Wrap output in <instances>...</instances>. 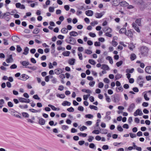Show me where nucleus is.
I'll return each instance as SVG.
<instances>
[{"label":"nucleus","mask_w":151,"mask_h":151,"mask_svg":"<svg viewBox=\"0 0 151 151\" xmlns=\"http://www.w3.org/2000/svg\"><path fill=\"white\" fill-rule=\"evenodd\" d=\"M115 37H113L112 41V45L114 46H116L118 44L117 42L114 41Z\"/></svg>","instance_id":"31"},{"label":"nucleus","mask_w":151,"mask_h":151,"mask_svg":"<svg viewBox=\"0 0 151 151\" xmlns=\"http://www.w3.org/2000/svg\"><path fill=\"white\" fill-rule=\"evenodd\" d=\"M145 72L148 74H151V66H148L145 68Z\"/></svg>","instance_id":"16"},{"label":"nucleus","mask_w":151,"mask_h":151,"mask_svg":"<svg viewBox=\"0 0 151 151\" xmlns=\"http://www.w3.org/2000/svg\"><path fill=\"white\" fill-rule=\"evenodd\" d=\"M17 66L15 64H13L11 66L10 68L11 69H14L17 68Z\"/></svg>","instance_id":"61"},{"label":"nucleus","mask_w":151,"mask_h":151,"mask_svg":"<svg viewBox=\"0 0 151 151\" xmlns=\"http://www.w3.org/2000/svg\"><path fill=\"white\" fill-rule=\"evenodd\" d=\"M62 105L64 106H66V105L70 106L71 105V103L69 102L65 101H64L62 103Z\"/></svg>","instance_id":"21"},{"label":"nucleus","mask_w":151,"mask_h":151,"mask_svg":"<svg viewBox=\"0 0 151 151\" xmlns=\"http://www.w3.org/2000/svg\"><path fill=\"white\" fill-rule=\"evenodd\" d=\"M85 13L88 16H92L93 14V12L91 10H88L85 12Z\"/></svg>","instance_id":"13"},{"label":"nucleus","mask_w":151,"mask_h":151,"mask_svg":"<svg viewBox=\"0 0 151 151\" xmlns=\"http://www.w3.org/2000/svg\"><path fill=\"white\" fill-rule=\"evenodd\" d=\"M123 88L122 87H119L116 88V91L118 92H120L121 91H122V90Z\"/></svg>","instance_id":"43"},{"label":"nucleus","mask_w":151,"mask_h":151,"mask_svg":"<svg viewBox=\"0 0 151 151\" xmlns=\"http://www.w3.org/2000/svg\"><path fill=\"white\" fill-rule=\"evenodd\" d=\"M17 13V11L16 10L14 9L10 13V15H14V14H15Z\"/></svg>","instance_id":"52"},{"label":"nucleus","mask_w":151,"mask_h":151,"mask_svg":"<svg viewBox=\"0 0 151 151\" xmlns=\"http://www.w3.org/2000/svg\"><path fill=\"white\" fill-rule=\"evenodd\" d=\"M100 132L98 130H94L92 132L93 134H99Z\"/></svg>","instance_id":"55"},{"label":"nucleus","mask_w":151,"mask_h":151,"mask_svg":"<svg viewBox=\"0 0 151 151\" xmlns=\"http://www.w3.org/2000/svg\"><path fill=\"white\" fill-rule=\"evenodd\" d=\"M102 148L104 150H107L109 149V146L108 145H104L102 146Z\"/></svg>","instance_id":"56"},{"label":"nucleus","mask_w":151,"mask_h":151,"mask_svg":"<svg viewBox=\"0 0 151 151\" xmlns=\"http://www.w3.org/2000/svg\"><path fill=\"white\" fill-rule=\"evenodd\" d=\"M29 110L33 113H37L38 112H40L41 111L40 110H37L33 109H29Z\"/></svg>","instance_id":"33"},{"label":"nucleus","mask_w":151,"mask_h":151,"mask_svg":"<svg viewBox=\"0 0 151 151\" xmlns=\"http://www.w3.org/2000/svg\"><path fill=\"white\" fill-rule=\"evenodd\" d=\"M89 108L91 109H94L95 110H97L98 109V108L97 106L92 105H90L89 106Z\"/></svg>","instance_id":"41"},{"label":"nucleus","mask_w":151,"mask_h":151,"mask_svg":"<svg viewBox=\"0 0 151 151\" xmlns=\"http://www.w3.org/2000/svg\"><path fill=\"white\" fill-rule=\"evenodd\" d=\"M69 39L70 44L74 45L76 44V41L74 38L70 36L69 37Z\"/></svg>","instance_id":"7"},{"label":"nucleus","mask_w":151,"mask_h":151,"mask_svg":"<svg viewBox=\"0 0 151 151\" xmlns=\"http://www.w3.org/2000/svg\"><path fill=\"white\" fill-rule=\"evenodd\" d=\"M21 78H22V80L24 81L28 79L29 76L26 74H23L21 75Z\"/></svg>","instance_id":"22"},{"label":"nucleus","mask_w":151,"mask_h":151,"mask_svg":"<svg viewBox=\"0 0 151 151\" xmlns=\"http://www.w3.org/2000/svg\"><path fill=\"white\" fill-rule=\"evenodd\" d=\"M104 86V84L102 82H100L98 84V87L99 88H102Z\"/></svg>","instance_id":"51"},{"label":"nucleus","mask_w":151,"mask_h":151,"mask_svg":"<svg viewBox=\"0 0 151 151\" xmlns=\"http://www.w3.org/2000/svg\"><path fill=\"white\" fill-rule=\"evenodd\" d=\"M69 128L68 126L65 125H62L61 128L63 130H67Z\"/></svg>","instance_id":"45"},{"label":"nucleus","mask_w":151,"mask_h":151,"mask_svg":"<svg viewBox=\"0 0 151 151\" xmlns=\"http://www.w3.org/2000/svg\"><path fill=\"white\" fill-rule=\"evenodd\" d=\"M29 51V48L27 47H26L24 49V52H23V54L24 55H27Z\"/></svg>","instance_id":"25"},{"label":"nucleus","mask_w":151,"mask_h":151,"mask_svg":"<svg viewBox=\"0 0 151 151\" xmlns=\"http://www.w3.org/2000/svg\"><path fill=\"white\" fill-rule=\"evenodd\" d=\"M89 147L90 148L93 149L94 150H95L96 149V147L95 145L93 143H91L89 144Z\"/></svg>","instance_id":"26"},{"label":"nucleus","mask_w":151,"mask_h":151,"mask_svg":"<svg viewBox=\"0 0 151 151\" xmlns=\"http://www.w3.org/2000/svg\"><path fill=\"white\" fill-rule=\"evenodd\" d=\"M57 96L60 98L63 99L65 97V95L64 94H58L57 95Z\"/></svg>","instance_id":"38"},{"label":"nucleus","mask_w":151,"mask_h":151,"mask_svg":"<svg viewBox=\"0 0 151 151\" xmlns=\"http://www.w3.org/2000/svg\"><path fill=\"white\" fill-rule=\"evenodd\" d=\"M129 134L130 137L132 138H134L136 137V134H133L132 133H130Z\"/></svg>","instance_id":"58"},{"label":"nucleus","mask_w":151,"mask_h":151,"mask_svg":"<svg viewBox=\"0 0 151 151\" xmlns=\"http://www.w3.org/2000/svg\"><path fill=\"white\" fill-rule=\"evenodd\" d=\"M88 62L92 65H94L96 64L95 61L92 59H89Z\"/></svg>","instance_id":"47"},{"label":"nucleus","mask_w":151,"mask_h":151,"mask_svg":"<svg viewBox=\"0 0 151 151\" xmlns=\"http://www.w3.org/2000/svg\"><path fill=\"white\" fill-rule=\"evenodd\" d=\"M141 18L137 19L136 20L135 22L134 23H135L136 25H138V26H140L141 24Z\"/></svg>","instance_id":"20"},{"label":"nucleus","mask_w":151,"mask_h":151,"mask_svg":"<svg viewBox=\"0 0 151 151\" xmlns=\"http://www.w3.org/2000/svg\"><path fill=\"white\" fill-rule=\"evenodd\" d=\"M85 52L88 54H90L92 53V52L89 50H85Z\"/></svg>","instance_id":"50"},{"label":"nucleus","mask_w":151,"mask_h":151,"mask_svg":"<svg viewBox=\"0 0 151 151\" xmlns=\"http://www.w3.org/2000/svg\"><path fill=\"white\" fill-rule=\"evenodd\" d=\"M104 14V12L100 13H96L95 14V16L97 18H100L103 16Z\"/></svg>","instance_id":"11"},{"label":"nucleus","mask_w":151,"mask_h":151,"mask_svg":"<svg viewBox=\"0 0 151 151\" xmlns=\"http://www.w3.org/2000/svg\"><path fill=\"white\" fill-rule=\"evenodd\" d=\"M49 11L50 12H53L54 11V8L52 7H50L49 8Z\"/></svg>","instance_id":"62"},{"label":"nucleus","mask_w":151,"mask_h":151,"mask_svg":"<svg viewBox=\"0 0 151 151\" xmlns=\"http://www.w3.org/2000/svg\"><path fill=\"white\" fill-rule=\"evenodd\" d=\"M94 139V137L92 136H89L88 137V141L90 142H91L92 140Z\"/></svg>","instance_id":"60"},{"label":"nucleus","mask_w":151,"mask_h":151,"mask_svg":"<svg viewBox=\"0 0 151 151\" xmlns=\"http://www.w3.org/2000/svg\"><path fill=\"white\" fill-rule=\"evenodd\" d=\"M143 114L142 111L139 109H137L134 113V116H136L138 115L141 116Z\"/></svg>","instance_id":"9"},{"label":"nucleus","mask_w":151,"mask_h":151,"mask_svg":"<svg viewBox=\"0 0 151 151\" xmlns=\"http://www.w3.org/2000/svg\"><path fill=\"white\" fill-rule=\"evenodd\" d=\"M122 74H117L115 76V78H116V80H117L122 78Z\"/></svg>","instance_id":"37"},{"label":"nucleus","mask_w":151,"mask_h":151,"mask_svg":"<svg viewBox=\"0 0 151 151\" xmlns=\"http://www.w3.org/2000/svg\"><path fill=\"white\" fill-rule=\"evenodd\" d=\"M101 69L103 70H108L109 69V67L108 65L105 64H103Z\"/></svg>","instance_id":"28"},{"label":"nucleus","mask_w":151,"mask_h":151,"mask_svg":"<svg viewBox=\"0 0 151 151\" xmlns=\"http://www.w3.org/2000/svg\"><path fill=\"white\" fill-rule=\"evenodd\" d=\"M87 129V128L86 127L84 126H83L80 128V130L81 131H83Z\"/></svg>","instance_id":"57"},{"label":"nucleus","mask_w":151,"mask_h":151,"mask_svg":"<svg viewBox=\"0 0 151 151\" xmlns=\"http://www.w3.org/2000/svg\"><path fill=\"white\" fill-rule=\"evenodd\" d=\"M134 69L133 68L131 69H127L126 70V72L127 73H132L134 72Z\"/></svg>","instance_id":"36"},{"label":"nucleus","mask_w":151,"mask_h":151,"mask_svg":"<svg viewBox=\"0 0 151 151\" xmlns=\"http://www.w3.org/2000/svg\"><path fill=\"white\" fill-rule=\"evenodd\" d=\"M70 53V52L69 51H65L63 52L62 54L65 56H68Z\"/></svg>","instance_id":"27"},{"label":"nucleus","mask_w":151,"mask_h":151,"mask_svg":"<svg viewBox=\"0 0 151 151\" xmlns=\"http://www.w3.org/2000/svg\"><path fill=\"white\" fill-rule=\"evenodd\" d=\"M126 31V28H122L119 31V33H125Z\"/></svg>","instance_id":"34"},{"label":"nucleus","mask_w":151,"mask_h":151,"mask_svg":"<svg viewBox=\"0 0 151 151\" xmlns=\"http://www.w3.org/2000/svg\"><path fill=\"white\" fill-rule=\"evenodd\" d=\"M117 129L118 131L120 132H122L123 131V129L120 125H118L117 127Z\"/></svg>","instance_id":"49"},{"label":"nucleus","mask_w":151,"mask_h":151,"mask_svg":"<svg viewBox=\"0 0 151 151\" xmlns=\"http://www.w3.org/2000/svg\"><path fill=\"white\" fill-rule=\"evenodd\" d=\"M70 36L76 37L78 35V33L75 31H72L69 33Z\"/></svg>","instance_id":"14"},{"label":"nucleus","mask_w":151,"mask_h":151,"mask_svg":"<svg viewBox=\"0 0 151 151\" xmlns=\"http://www.w3.org/2000/svg\"><path fill=\"white\" fill-rule=\"evenodd\" d=\"M75 59L74 58H72L69 60L68 63L71 65H73L74 64Z\"/></svg>","instance_id":"30"},{"label":"nucleus","mask_w":151,"mask_h":151,"mask_svg":"<svg viewBox=\"0 0 151 151\" xmlns=\"http://www.w3.org/2000/svg\"><path fill=\"white\" fill-rule=\"evenodd\" d=\"M140 52L142 56H146L148 54V49L146 47L143 46L140 48Z\"/></svg>","instance_id":"2"},{"label":"nucleus","mask_w":151,"mask_h":151,"mask_svg":"<svg viewBox=\"0 0 151 151\" xmlns=\"http://www.w3.org/2000/svg\"><path fill=\"white\" fill-rule=\"evenodd\" d=\"M136 58V55L134 53H132L130 55V59L131 60H134Z\"/></svg>","instance_id":"29"},{"label":"nucleus","mask_w":151,"mask_h":151,"mask_svg":"<svg viewBox=\"0 0 151 151\" xmlns=\"http://www.w3.org/2000/svg\"><path fill=\"white\" fill-rule=\"evenodd\" d=\"M98 24V22L97 21H95L91 23V24L93 26H95V25L97 24Z\"/></svg>","instance_id":"59"},{"label":"nucleus","mask_w":151,"mask_h":151,"mask_svg":"<svg viewBox=\"0 0 151 151\" xmlns=\"http://www.w3.org/2000/svg\"><path fill=\"white\" fill-rule=\"evenodd\" d=\"M120 6H127L129 4L125 1H123L119 3Z\"/></svg>","instance_id":"17"},{"label":"nucleus","mask_w":151,"mask_h":151,"mask_svg":"<svg viewBox=\"0 0 151 151\" xmlns=\"http://www.w3.org/2000/svg\"><path fill=\"white\" fill-rule=\"evenodd\" d=\"M64 68H58L54 70L55 73L57 75H59L63 72Z\"/></svg>","instance_id":"10"},{"label":"nucleus","mask_w":151,"mask_h":151,"mask_svg":"<svg viewBox=\"0 0 151 151\" xmlns=\"http://www.w3.org/2000/svg\"><path fill=\"white\" fill-rule=\"evenodd\" d=\"M123 63V61H120L119 62H117L116 63V65L118 67L121 66Z\"/></svg>","instance_id":"48"},{"label":"nucleus","mask_w":151,"mask_h":151,"mask_svg":"<svg viewBox=\"0 0 151 151\" xmlns=\"http://www.w3.org/2000/svg\"><path fill=\"white\" fill-rule=\"evenodd\" d=\"M125 34L129 37H132V36L133 34L131 31L128 30L126 31L125 33Z\"/></svg>","instance_id":"18"},{"label":"nucleus","mask_w":151,"mask_h":151,"mask_svg":"<svg viewBox=\"0 0 151 151\" xmlns=\"http://www.w3.org/2000/svg\"><path fill=\"white\" fill-rule=\"evenodd\" d=\"M10 13L9 12H6L2 14V15L0 16V18L4 19L7 21H8L11 19L9 17Z\"/></svg>","instance_id":"3"},{"label":"nucleus","mask_w":151,"mask_h":151,"mask_svg":"<svg viewBox=\"0 0 151 151\" xmlns=\"http://www.w3.org/2000/svg\"><path fill=\"white\" fill-rule=\"evenodd\" d=\"M20 63L22 64V65L23 66H27L29 65H31V64L29 63L28 61H24L22 62H20Z\"/></svg>","instance_id":"15"},{"label":"nucleus","mask_w":151,"mask_h":151,"mask_svg":"<svg viewBox=\"0 0 151 151\" xmlns=\"http://www.w3.org/2000/svg\"><path fill=\"white\" fill-rule=\"evenodd\" d=\"M135 4L138 5V7L141 10H143L145 8L149 6V5L151 6V3H146L143 0H137V1Z\"/></svg>","instance_id":"1"},{"label":"nucleus","mask_w":151,"mask_h":151,"mask_svg":"<svg viewBox=\"0 0 151 151\" xmlns=\"http://www.w3.org/2000/svg\"><path fill=\"white\" fill-rule=\"evenodd\" d=\"M132 27H134L135 30L137 32L139 33L140 31L139 28L137 27V25L135 23H133L132 24Z\"/></svg>","instance_id":"12"},{"label":"nucleus","mask_w":151,"mask_h":151,"mask_svg":"<svg viewBox=\"0 0 151 151\" xmlns=\"http://www.w3.org/2000/svg\"><path fill=\"white\" fill-rule=\"evenodd\" d=\"M22 115L24 117L26 118H28L29 116V114L26 112H23Z\"/></svg>","instance_id":"44"},{"label":"nucleus","mask_w":151,"mask_h":151,"mask_svg":"<svg viewBox=\"0 0 151 151\" xmlns=\"http://www.w3.org/2000/svg\"><path fill=\"white\" fill-rule=\"evenodd\" d=\"M106 60H108L109 61V63L112 64L113 63V60L112 58L109 56H107L106 58Z\"/></svg>","instance_id":"24"},{"label":"nucleus","mask_w":151,"mask_h":151,"mask_svg":"<svg viewBox=\"0 0 151 151\" xmlns=\"http://www.w3.org/2000/svg\"><path fill=\"white\" fill-rule=\"evenodd\" d=\"M22 48L19 45H18L17 46L16 50L17 52H20L22 51Z\"/></svg>","instance_id":"39"},{"label":"nucleus","mask_w":151,"mask_h":151,"mask_svg":"<svg viewBox=\"0 0 151 151\" xmlns=\"http://www.w3.org/2000/svg\"><path fill=\"white\" fill-rule=\"evenodd\" d=\"M100 133L102 134H107V131L106 129H102L101 130Z\"/></svg>","instance_id":"42"},{"label":"nucleus","mask_w":151,"mask_h":151,"mask_svg":"<svg viewBox=\"0 0 151 151\" xmlns=\"http://www.w3.org/2000/svg\"><path fill=\"white\" fill-rule=\"evenodd\" d=\"M67 110L70 112H73L74 111V109L73 107H71L67 109Z\"/></svg>","instance_id":"54"},{"label":"nucleus","mask_w":151,"mask_h":151,"mask_svg":"<svg viewBox=\"0 0 151 151\" xmlns=\"http://www.w3.org/2000/svg\"><path fill=\"white\" fill-rule=\"evenodd\" d=\"M8 106L10 107H12L13 106V104L11 101H9L7 103Z\"/></svg>","instance_id":"63"},{"label":"nucleus","mask_w":151,"mask_h":151,"mask_svg":"<svg viewBox=\"0 0 151 151\" xmlns=\"http://www.w3.org/2000/svg\"><path fill=\"white\" fill-rule=\"evenodd\" d=\"M137 83L139 84L140 87L143 86V83H144L143 78L141 76H139L137 79Z\"/></svg>","instance_id":"4"},{"label":"nucleus","mask_w":151,"mask_h":151,"mask_svg":"<svg viewBox=\"0 0 151 151\" xmlns=\"http://www.w3.org/2000/svg\"><path fill=\"white\" fill-rule=\"evenodd\" d=\"M61 32L63 34H67L68 32V30L65 28H62L61 30Z\"/></svg>","instance_id":"32"},{"label":"nucleus","mask_w":151,"mask_h":151,"mask_svg":"<svg viewBox=\"0 0 151 151\" xmlns=\"http://www.w3.org/2000/svg\"><path fill=\"white\" fill-rule=\"evenodd\" d=\"M78 135L80 136L85 137L86 136L87 134L86 133H83L81 132L78 133Z\"/></svg>","instance_id":"46"},{"label":"nucleus","mask_w":151,"mask_h":151,"mask_svg":"<svg viewBox=\"0 0 151 151\" xmlns=\"http://www.w3.org/2000/svg\"><path fill=\"white\" fill-rule=\"evenodd\" d=\"M135 107V105L134 103H132L130 104L127 109V111L129 112H132L133 109Z\"/></svg>","instance_id":"5"},{"label":"nucleus","mask_w":151,"mask_h":151,"mask_svg":"<svg viewBox=\"0 0 151 151\" xmlns=\"http://www.w3.org/2000/svg\"><path fill=\"white\" fill-rule=\"evenodd\" d=\"M19 100L20 102L22 103H29L30 101L29 99H27L22 97L19 98Z\"/></svg>","instance_id":"8"},{"label":"nucleus","mask_w":151,"mask_h":151,"mask_svg":"<svg viewBox=\"0 0 151 151\" xmlns=\"http://www.w3.org/2000/svg\"><path fill=\"white\" fill-rule=\"evenodd\" d=\"M48 106L49 107H50L52 110L54 111H59L60 110V109L59 108H57L55 107L54 106L51 104H48Z\"/></svg>","instance_id":"19"},{"label":"nucleus","mask_w":151,"mask_h":151,"mask_svg":"<svg viewBox=\"0 0 151 151\" xmlns=\"http://www.w3.org/2000/svg\"><path fill=\"white\" fill-rule=\"evenodd\" d=\"M78 110L81 111H83L84 110L83 107L81 106H79L78 107Z\"/></svg>","instance_id":"64"},{"label":"nucleus","mask_w":151,"mask_h":151,"mask_svg":"<svg viewBox=\"0 0 151 151\" xmlns=\"http://www.w3.org/2000/svg\"><path fill=\"white\" fill-rule=\"evenodd\" d=\"M85 117L88 119H92L93 117V116L91 114H88L85 115Z\"/></svg>","instance_id":"40"},{"label":"nucleus","mask_w":151,"mask_h":151,"mask_svg":"<svg viewBox=\"0 0 151 151\" xmlns=\"http://www.w3.org/2000/svg\"><path fill=\"white\" fill-rule=\"evenodd\" d=\"M40 32V30L38 28H35L33 31V33L34 34H37Z\"/></svg>","instance_id":"35"},{"label":"nucleus","mask_w":151,"mask_h":151,"mask_svg":"<svg viewBox=\"0 0 151 151\" xmlns=\"http://www.w3.org/2000/svg\"><path fill=\"white\" fill-rule=\"evenodd\" d=\"M89 35L92 37H94L96 36V35L95 33L91 32H90L89 33Z\"/></svg>","instance_id":"53"},{"label":"nucleus","mask_w":151,"mask_h":151,"mask_svg":"<svg viewBox=\"0 0 151 151\" xmlns=\"http://www.w3.org/2000/svg\"><path fill=\"white\" fill-rule=\"evenodd\" d=\"M37 119L38 120L39 124L41 125H43L45 124V121L44 119L39 117H37Z\"/></svg>","instance_id":"6"},{"label":"nucleus","mask_w":151,"mask_h":151,"mask_svg":"<svg viewBox=\"0 0 151 151\" xmlns=\"http://www.w3.org/2000/svg\"><path fill=\"white\" fill-rule=\"evenodd\" d=\"M13 59H12V55H9V58H7L6 60V62L8 63H10V62H12V60Z\"/></svg>","instance_id":"23"}]
</instances>
